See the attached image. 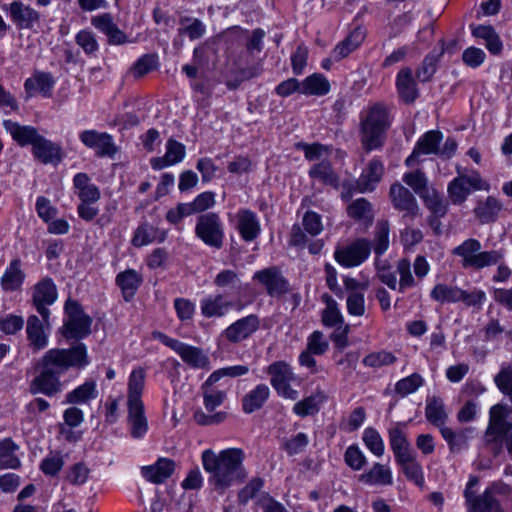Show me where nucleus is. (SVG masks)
<instances>
[{"label": "nucleus", "mask_w": 512, "mask_h": 512, "mask_svg": "<svg viewBox=\"0 0 512 512\" xmlns=\"http://www.w3.org/2000/svg\"><path fill=\"white\" fill-rule=\"evenodd\" d=\"M155 340L161 342L166 348L175 352H201L200 349L188 346L176 339L170 338L161 332H154L152 334Z\"/></svg>", "instance_id": "680f3d73"}, {"label": "nucleus", "mask_w": 512, "mask_h": 512, "mask_svg": "<svg viewBox=\"0 0 512 512\" xmlns=\"http://www.w3.org/2000/svg\"><path fill=\"white\" fill-rule=\"evenodd\" d=\"M116 284L121 289L125 301H130L142 284V276L134 269H127L116 276Z\"/></svg>", "instance_id": "cd10ccee"}, {"label": "nucleus", "mask_w": 512, "mask_h": 512, "mask_svg": "<svg viewBox=\"0 0 512 512\" xmlns=\"http://www.w3.org/2000/svg\"><path fill=\"white\" fill-rule=\"evenodd\" d=\"M383 174V165L380 160L370 162L366 172L362 175L363 187L361 191L372 190L376 183L380 182Z\"/></svg>", "instance_id": "8fccbe9b"}, {"label": "nucleus", "mask_w": 512, "mask_h": 512, "mask_svg": "<svg viewBox=\"0 0 512 512\" xmlns=\"http://www.w3.org/2000/svg\"><path fill=\"white\" fill-rule=\"evenodd\" d=\"M259 327V319L256 315L251 314L247 317L239 319L225 330V335L228 340L232 342H239L252 333H254Z\"/></svg>", "instance_id": "6ab92c4d"}, {"label": "nucleus", "mask_w": 512, "mask_h": 512, "mask_svg": "<svg viewBox=\"0 0 512 512\" xmlns=\"http://www.w3.org/2000/svg\"><path fill=\"white\" fill-rule=\"evenodd\" d=\"M175 467L174 460L160 457L153 465L143 466L141 474L148 482L162 484L172 476Z\"/></svg>", "instance_id": "dca6fc26"}, {"label": "nucleus", "mask_w": 512, "mask_h": 512, "mask_svg": "<svg viewBox=\"0 0 512 512\" xmlns=\"http://www.w3.org/2000/svg\"><path fill=\"white\" fill-rule=\"evenodd\" d=\"M166 236V231L160 230L148 223H143L136 229L132 238V244L135 247H141L155 241L163 242L166 239Z\"/></svg>", "instance_id": "473e14b6"}, {"label": "nucleus", "mask_w": 512, "mask_h": 512, "mask_svg": "<svg viewBox=\"0 0 512 512\" xmlns=\"http://www.w3.org/2000/svg\"><path fill=\"white\" fill-rule=\"evenodd\" d=\"M57 299V288L49 277L43 278L32 289V304L37 312L48 323L50 311L47 306L52 305Z\"/></svg>", "instance_id": "9b49d317"}, {"label": "nucleus", "mask_w": 512, "mask_h": 512, "mask_svg": "<svg viewBox=\"0 0 512 512\" xmlns=\"http://www.w3.org/2000/svg\"><path fill=\"white\" fill-rule=\"evenodd\" d=\"M97 397L96 385L87 381L66 395V402L72 404L85 403Z\"/></svg>", "instance_id": "de8ad7c7"}, {"label": "nucleus", "mask_w": 512, "mask_h": 512, "mask_svg": "<svg viewBox=\"0 0 512 512\" xmlns=\"http://www.w3.org/2000/svg\"><path fill=\"white\" fill-rule=\"evenodd\" d=\"M249 368L245 365H236L218 369L214 371L203 383V399L205 408L212 412L220 406L226 399V392L213 387L222 377H238L248 373Z\"/></svg>", "instance_id": "423d86ee"}, {"label": "nucleus", "mask_w": 512, "mask_h": 512, "mask_svg": "<svg viewBox=\"0 0 512 512\" xmlns=\"http://www.w3.org/2000/svg\"><path fill=\"white\" fill-rule=\"evenodd\" d=\"M473 432L474 429L471 427L454 430L446 426L440 430L441 436L446 441L450 452L453 454L460 453L468 448L469 439Z\"/></svg>", "instance_id": "f3484780"}, {"label": "nucleus", "mask_w": 512, "mask_h": 512, "mask_svg": "<svg viewBox=\"0 0 512 512\" xmlns=\"http://www.w3.org/2000/svg\"><path fill=\"white\" fill-rule=\"evenodd\" d=\"M502 208L501 201L493 196H488L485 200L477 203L473 212L480 224H488L497 220Z\"/></svg>", "instance_id": "393cba45"}, {"label": "nucleus", "mask_w": 512, "mask_h": 512, "mask_svg": "<svg viewBox=\"0 0 512 512\" xmlns=\"http://www.w3.org/2000/svg\"><path fill=\"white\" fill-rule=\"evenodd\" d=\"M348 215L365 224H372L373 213L371 204L364 198H359L352 202L347 208Z\"/></svg>", "instance_id": "a19ab883"}, {"label": "nucleus", "mask_w": 512, "mask_h": 512, "mask_svg": "<svg viewBox=\"0 0 512 512\" xmlns=\"http://www.w3.org/2000/svg\"><path fill=\"white\" fill-rule=\"evenodd\" d=\"M482 245L475 238H468L452 250V255L461 258L464 269L481 270L485 267L497 265L504 257L503 250L482 251Z\"/></svg>", "instance_id": "20e7f679"}, {"label": "nucleus", "mask_w": 512, "mask_h": 512, "mask_svg": "<svg viewBox=\"0 0 512 512\" xmlns=\"http://www.w3.org/2000/svg\"><path fill=\"white\" fill-rule=\"evenodd\" d=\"M477 190H489V184L477 171L458 175L447 187L448 196L453 204H462L472 191Z\"/></svg>", "instance_id": "9d476101"}, {"label": "nucleus", "mask_w": 512, "mask_h": 512, "mask_svg": "<svg viewBox=\"0 0 512 512\" xmlns=\"http://www.w3.org/2000/svg\"><path fill=\"white\" fill-rule=\"evenodd\" d=\"M309 176L312 179L318 180L324 185L338 188L339 176L334 171L329 160H322L314 164L309 170Z\"/></svg>", "instance_id": "72a5a7b5"}, {"label": "nucleus", "mask_w": 512, "mask_h": 512, "mask_svg": "<svg viewBox=\"0 0 512 512\" xmlns=\"http://www.w3.org/2000/svg\"><path fill=\"white\" fill-rule=\"evenodd\" d=\"M73 186L80 202H98L101 197L99 188L86 173H77L73 178Z\"/></svg>", "instance_id": "a878e982"}, {"label": "nucleus", "mask_w": 512, "mask_h": 512, "mask_svg": "<svg viewBox=\"0 0 512 512\" xmlns=\"http://www.w3.org/2000/svg\"><path fill=\"white\" fill-rule=\"evenodd\" d=\"M54 86V80L50 73L36 71L25 80L24 89L28 97H33L37 93L43 97H50Z\"/></svg>", "instance_id": "a211bd4d"}, {"label": "nucleus", "mask_w": 512, "mask_h": 512, "mask_svg": "<svg viewBox=\"0 0 512 512\" xmlns=\"http://www.w3.org/2000/svg\"><path fill=\"white\" fill-rule=\"evenodd\" d=\"M301 87L304 95L323 96L330 91L329 81L320 73H314L305 78Z\"/></svg>", "instance_id": "c9c22d12"}, {"label": "nucleus", "mask_w": 512, "mask_h": 512, "mask_svg": "<svg viewBox=\"0 0 512 512\" xmlns=\"http://www.w3.org/2000/svg\"><path fill=\"white\" fill-rule=\"evenodd\" d=\"M370 251L369 241L358 239L345 247L337 248L334 257L340 265L350 268L363 263L368 258Z\"/></svg>", "instance_id": "f8f14e48"}, {"label": "nucleus", "mask_w": 512, "mask_h": 512, "mask_svg": "<svg viewBox=\"0 0 512 512\" xmlns=\"http://www.w3.org/2000/svg\"><path fill=\"white\" fill-rule=\"evenodd\" d=\"M187 205L191 214L204 212L215 205V194L211 191L203 192Z\"/></svg>", "instance_id": "052dcab7"}, {"label": "nucleus", "mask_w": 512, "mask_h": 512, "mask_svg": "<svg viewBox=\"0 0 512 512\" xmlns=\"http://www.w3.org/2000/svg\"><path fill=\"white\" fill-rule=\"evenodd\" d=\"M442 140L443 133L439 130L425 132L416 142L412 154L405 160L406 166H413L416 159L421 155L434 154L445 159L453 157L458 146L456 140L448 137L441 147Z\"/></svg>", "instance_id": "39448f33"}, {"label": "nucleus", "mask_w": 512, "mask_h": 512, "mask_svg": "<svg viewBox=\"0 0 512 512\" xmlns=\"http://www.w3.org/2000/svg\"><path fill=\"white\" fill-rule=\"evenodd\" d=\"M49 322L41 321L36 315H31L27 320V337L33 349L41 350L47 344L46 328Z\"/></svg>", "instance_id": "b1692460"}, {"label": "nucleus", "mask_w": 512, "mask_h": 512, "mask_svg": "<svg viewBox=\"0 0 512 512\" xmlns=\"http://www.w3.org/2000/svg\"><path fill=\"white\" fill-rule=\"evenodd\" d=\"M365 38L362 29L356 28L343 41L338 43L333 49L331 56L335 61H340L355 51Z\"/></svg>", "instance_id": "7c9ffc66"}, {"label": "nucleus", "mask_w": 512, "mask_h": 512, "mask_svg": "<svg viewBox=\"0 0 512 512\" xmlns=\"http://www.w3.org/2000/svg\"><path fill=\"white\" fill-rule=\"evenodd\" d=\"M398 464L408 480L413 481L419 487L424 485L422 467L417 462L415 455L398 462Z\"/></svg>", "instance_id": "09e8293b"}, {"label": "nucleus", "mask_w": 512, "mask_h": 512, "mask_svg": "<svg viewBox=\"0 0 512 512\" xmlns=\"http://www.w3.org/2000/svg\"><path fill=\"white\" fill-rule=\"evenodd\" d=\"M32 153L43 164L58 163L62 159L60 145L46 139L42 135L32 147Z\"/></svg>", "instance_id": "412c9836"}, {"label": "nucleus", "mask_w": 512, "mask_h": 512, "mask_svg": "<svg viewBox=\"0 0 512 512\" xmlns=\"http://www.w3.org/2000/svg\"><path fill=\"white\" fill-rule=\"evenodd\" d=\"M396 87L399 97L406 104H411L416 101L419 96L416 82L412 75V70L408 67L402 68L396 80Z\"/></svg>", "instance_id": "4be33fe9"}, {"label": "nucleus", "mask_w": 512, "mask_h": 512, "mask_svg": "<svg viewBox=\"0 0 512 512\" xmlns=\"http://www.w3.org/2000/svg\"><path fill=\"white\" fill-rule=\"evenodd\" d=\"M63 466V456L60 453H51L42 460L40 469L47 476H56Z\"/></svg>", "instance_id": "bf43d9fd"}, {"label": "nucleus", "mask_w": 512, "mask_h": 512, "mask_svg": "<svg viewBox=\"0 0 512 512\" xmlns=\"http://www.w3.org/2000/svg\"><path fill=\"white\" fill-rule=\"evenodd\" d=\"M80 141L88 148L94 149L99 157L113 156L116 147L111 135L97 130H84L79 134Z\"/></svg>", "instance_id": "4468645a"}, {"label": "nucleus", "mask_w": 512, "mask_h": 512, "mask_svg": "<svg viewBox=\"0 0 512 512\" xmlns=\"http://www.w3.org/2000/svg\"><path fill=\"white\" fill-rule=\"evenodd\" d=\"M157 56L154 54H145L140 57L132 66L131 72L136 78H140L157 67Z\"/></svg>", "instance_id": "6e6d98bb"}, {"label": "nucleus", "mask_w": 512, "mask_h": 512, "mask_svg": "<svg viewBox=\"0 0 512 512\" xmlns=\"http://www.w3.org/2000/svg\"><path fill=\"white\" fill-rule=\"evenodd\" d=\"M256 503L261 507L262 512H289L282 503L275 500L269 493L261 494Z\"/></svg>", "instance_id": "774afa93"}, {"label": "nucleus", "mask_w": 512, "mask_h": 512, "mask_svg": "<svg viewBox=\"0 0 512 512\" xmlns=\"http://www.w3.org/2000/svg\"><path fill=\"white\" fill-rule=\"evenodd\" d=\"M231 306L232 303L222 295L209 296L201 301V311L205 317L223 316Z\"/></svg>", "instance_id": "e433bc0d"}, {"label": "nucleus", "mask_w": 512, "mask_h": 512, "mask_svg": "<svg viewBox=\"0 0 512 512\" xmlns=\"http://www.w3.org/2000/svg\"><path fill=\"white\" fill-rule=\"evenodd\" d=\"M195 235L207 246L221 249L224 244V225L217 213L201 214L195 224Z\"/></svg>", "instance_id": "6e6552de"}, {"label": "nucleus", "mask_w": 512, "mask_h": 512, "mask_svg": "<svg viewBox=\"0 0 512 512\" xmlns=\"http://www.w3.org/2000/svg\"><path fill=\"white\" fill-rule=\"evenodd\" d=\"M24 326V320L21 316L9 314L0 319V330L7 334L12 335L20 331Z\"/></svg>", "instance_id": "338daca9"}, {"label": "nucleus", "mask_w": 512, "mask_h": 512, "mask_svg": "<svg viewBox=\"0 0 512 512\" xmlns=\"http://www.w3.org/2000/svg\"><path fill=\"white\" fill-rule=\"evenodd\" d=\"M18 445L11 438H5L0 441V468L17 469L20 467V460L14 454Z\"/></svg>", "instance_id": "ea45409f"}, {"label": "nucleus", "mask_w": 512, "mask_h": 512, "mask_svg": "<svg viewBox=\"0 0 512 512\" xmlns=\"http://www.w3.org/2000/svg\"><path fill=\"white\" fill-rule=\"evenodd\" d=\"M253 278L266 288L271 297H279L289 291L288 280L275 266L257 271Z\"/></svg>", "instance_id": "ddd939ff"}, {"label": "nucleus", "mask_w": 512, "mask_h": 512, "mask_svg": "<svg viewBox=\"0 0 512 512\" xmlns=\"http://www.w3.org/2000/svg\"><path fill=\"white\" fill-rule=\"evenodd\" d=\"M10 16L12 21L20 29L32 28L39 20L37 11L18 1L10 4Z\"/></svg>", "instance_id": "5701e85b"}, {"label": "nucleus", "mask_w": 512, "mask_h": 512, "mask_svg": "<svg viewBox=\"0 0 512 512\" xmlns=\"http://www.w3.org/2000/svg\"><path fill=\"white\" fill-rule=\"evenodd\" d=\"M321 299L326 304V308L322 312L323 324L328 327L342 324L343 317L338 309L337 302L329 294H323Z\"/></svg>", "instance_id": "37998d69"}, {"label": "nucleus", "mask_w": 512, "mask_h": 512, "mask_svg": "<svg viewBox=\"0 0 512 512\" xmlns=\"http://www.w3.org/2000/svg\"><path fill=\"white\" fill-rule=\"evenodd\" d=\"M384 132V108L373 106L361 119V143L365 150L371 151L381 146Z\"/></svg>", "instance_id": "0eeeda50"}, {"label": "nucleus", "mask_w": 512, "mask_h": 512, "mask_svg": "<svg viewBox=\"0 0 512 512\" xmlns=\"http://www.w3.org/2000/svg\"><path fill=\"white\" fill-rule=\"evenodd\" d=\"M202 464L209 474L208 481L216 491L224 492L234 484L242 483L247 472L243 465L244 452L240 448H228L218 454L212 449L202 452Z\"/></svg>", "instance_id": "f257e3e1"}, {"label": "nucleus", "mask_w": 512, "mask_h": 512, "mask_svg": "<svg viewBox=\"0 0 512 512\" xmlns=\"http://www.w3.org/2000/svg\"><path fill=\"white\" fill-rule=\"evenodd\" d=\"M90 469L84 462L73 464L67 471L66 480L72 485H83L89 477Z\"/></svg>", "instance_id": "4d7b16f0"}, {"label": "nucleus", "mask_w": 512, "mask_h": 512, "mask_svg": "<svg viewBox=\"0 0 512 512\" xmlns=\"http://www.w3.org/2000/svg\"><path fill=\"white\" fill-rule=\"evenodd\" d=\"M264 486V480L261 477L252 478L242 489L239 490L237 501L245 506L251 499L255 498L258 492Z\"/></svg>", "instance_id": "603ef678"}, {"label": "nucleus", "mask_w": 512, "mask_h": 512, "mask_svg": "<svg viewBox=\"0 0 512 512\" xmlns=\"http://www.w3.org/2000/svg\"><path fill=\"white\" fill-rule=\"evenodd\" d=\"M267 373L271 376L270 383L273 388L288 381H297L290 366L282 361L274 362L268 366Z\"/></svg>", "instance_id": "58836bf2"}, {"label": "nucleus", "mask_w": 512, "mask_h": 512, "mask_svg": "<svg viewBox=\"0 0 512 512\" xmlns=\"http://www.w3.org/2000/svg\"><path fill=\"white\" fill-rule=\"evenodd\" d=\"M64 308L68 317L63 326L64 336L72 339L88 336L91 332L92 319L83 311L82 306L77 301L68 299Z\"/></svg>", "instance_id": "1a4fd4ad"}, {"label": "nucleus", "mask_w": 512, "mask_h": 512, "mask_svg": "<svg viewBox=\"0 0 512 512\" xmlns=\"http://www.w3.org/2000/svg\"><path fill=\"white\" fill-rule=\"evenodd\" d=\"M179 24L181 27L178 29V33L187 35L190 40L201 38L206 31L203 22L197 18L184 16L179 19Z\"/></svg>", "instance_id": "c03bdc74"}, {"label": "nucleus", "mask_w": 512, "mask_h": 512, "mask_svg": "<svg viewBox=\"0 0 512 512\" xmlns=\"http://www.w3.org/2000/svg\"><path fill=\"white\" fill-rule=\"evenodd\" d=\"M462 289L457 286H451L438 283L430 292V297L440 303H456L461 300Z\"/></svg>", "instance_id": "4c0bfd02"}, {"label": "nucleus", "mask_w": 512, "mask_h": 512, "mask_svg": "<svg viewBox=\"0 0 512 512\" xmlns=\"http://www.w3.org/2000/svg\"><path fill=\"white\" fill-rule=\"evenodd\" d=\"M238 231L245 241H253L260 233V224L256 214L250 210H240L237 214Z\"/></svg>", "instance_id": "c756f323"}, {"label": "nucleus", "mask_w": 512, "mask_h": 512, "mask_svg": "<svg viewBox=\"0 0 512 512\" xmlns=\"http://www.w3.org/2000/svg\"><path fill=\"white\" fill-rule=\"evenodd\" d=\"M145 383V371L137 368L132 371L128 382V422L131 436L142 438L148 430V422L144 414L141 396Z\"/></svg>", "instance_id": "7ed1b4c3"}, {"label": "nucleus", "mask_w": 512, "mask_h": 512, "mask_svg": "<svg viewBox=\"0 0 512 512\" xmlns=\"http://www.w3.org/2000/svg\"><path fill=\"white\" fill-rule=\"evenodd\" d=\"M3 126L5 130L10 133L13 140L20 146L32 145L33 147L41 136L35 127L20 125L11 120H4Z\"/></svg>", "instance_id": "aec40b11"}, {"label": "nucleus", "mask_w": 512, "mask_h": 512, "mask_svg": "<svg viewBox=\"0 0 512 512\" xmlns=\"http://www.w3.org/2000/svg\"><path fill=\"white\" fill-rule=\"evenodd\" d=\"M389 436L390 445L397 463L415 455L403 431L400 429H392L389 431Z\"/></svg>", "instance_id": "f704fd0d"}, {"label": "nucleus", "mask_w": 512, "mask_h": 512, "mask_svg": "<svg viewBox=\"0 0 512 512\" xmlns=\"http://www.w3.org/2000/svg\"><path fill=\"white\" fill-rule=\"evenodd\" d=\"M25 280V273L21 268V260L14 259L6 268L0 279L1 287L4 291H17L21 288Z\"/></svg>", "instance_id": "c85d7f7f"}, {"label": "nucleus", "mask_w": 512, "mask_h": 512, "mask_svg": "<svg viewBox=\"0 0 512 512\" xmlns=\"http://www.w3.org/2000/svg\"><path fill=\"white\" fill-rule=\"evenodd\" d=\"M467 508L468 512H502L499 502L487 490L478 495Z\"/></svg>", "instance_id": "79ce46f5"}, {"label": "nucleus", "mask_w": 512, "mask_h": 512, "mask_svg": "<svg viewBox=\"0 0 512 512\" xmlns=\"http://www.w3.org/2000/svg\"><path fill=\"white\" fill-rule=\"evenodd\" d=\"M421 199L433 216L443 217L447 213V204L435 189L429 191Z\"/></svg>", "instance_id": "3c124183"}, {"label": "nucleus", "mask_w": 512, "mask_h": 512, "mask_svg": "<svg viewBox=\"0 0 512 512\" xmlns=\"http://www.w3.org/2000/svg\"><path fill=\"white\" fill-rule=\"evenodd\" d=\"M439 56L433 53L428 54L416 71V77L421 82H428L436 72Z\"/></svg>", "instance_id": "5fc2aeb1"}, {"label": "nucleus", "mask_w": 512, "mask_h": 512, "mask_svg": "<svg viewBox=\"0 0 512 512\" xmlns=\"http://www.w3.org/2000/svg\"><path fill=\"white\" fill-rule=\"evenodd\" d=\"M324 399L325 397L320 393L310 395L303 400L298 401L293 407V412L300 417L314 415L319 411L320 404Z\"/></svg>", "instance_id": "a18cd8bd"}, {"label": "nucleus", "mask_w": 512, "mask_h": 512, "mask_svg": "<svg viewBox=\"0 0 512 512\" xmlns=\"http://www.w3.org/2000/svg\"><path fill=\"white\" fill-rule=\"evenodd\" d=\"M403 181L411 187L420 198L433 189L428 186V179L421 170L405 173Z\"/></svg>", "instance_id": "49530a36"}, {"label": "nucleus", "mask_w": 512, "mask_h": 512, "mask_svg": "<svg viewBox=\"0 0 512 512\" xmlns=\"http://www.w3.org/2000/svg\"><path fill=\"white\" fill-rule=\"evenodd\" d=\"M309 443L308 436L305 433H298L295 436L283 442L282 448L289 456L302 453Z\"/></svg>", "instance_id": "13d9d810"}, {"label": "nucleus", "mask_w": 512, "mask_h": 512, "mask_svg": "<svg viewBox=\"0 0 512 512\" xmlns=\"http://www.w3.org/2000/svg\"><path fill=\"white\" fill-rule=\"evenodd\" d=\"M390 197L393 206L397 210L405 212V218L409 217L413 219L419 214L420 209L416 198L410 190L403 185L399 183L391 185Z\"/></svg>", "instance_id": "2eb2a0df"}, {"label": "nucleus", "mask_w": 512, "mask_h": 512, "mask_svg": "<svg viewBox=\"0 0 512 512\" xmlns=\"http://www.w3.org/2000/svg\"><path fill=\"white\" fill-rule=\"evenodd\" d=\"M87 364V354H45L39 363L40 373L30 384V392L51 397L61 391V374L69 368H82Z\"/></svg>", "instance_id": "f03ea898"}, {"label": "nucleus", "mask_w": 512, "mask_h": 512, "mask_svg": "<svg viewBox=\"0 0 512 512\" xmlns=\"http://www.w3.org/2000/svg\"><path fill=\"white\" fill-rule=\"evenodd\" d=\"M165 155L166 159H169L170 163L175 165L185 158L186 148L182 143L170 138L166 143Z\"/></svg>", "instance_id": "69168bd1"}, {"label": "nucleus", "mask_w": 512, "mask_h": 512, "mask_svg": "<svg viewBox=\"0 0 512 512\" xmlns=\"http://www.w3.org/2000/svg\"><path fill=\"white\" fill-rule=\"evenodd\" d=\"M363 441L367 448L375 455L380 456L383 453V441L381 435L374 428H366L363 433Z\"/></svg>", "instance_id": "e2e57ef3"}, {"label": "nucleus", "mask_w": 512, "mask_h": 512, "mask_svg": "<svg viewBox=\"0 0 512 512\" xmlns=\"http://www.w3.org/2000/svg\"><path fill=\"white\" fill-rule=\"evenodd\" d=\"M75 41L87 55H92L98 51V42L94 33L91 31L81 30L77 33Z\"/></svg>", "instance_id": "0e129e2a"}, {"label": "nucleus", "mask_w": 512, "mask_h": 512, "mask_svg": "<svg viewBox=\"0 0 512 512\" xmlns=\"http://www.w3.org/2000/svg\"><path fill=\"white\" fill-rule=\"evenodd\" d=\"M270 396V389L266 384H259L242 398V409L251 414L261 409Z\"/></svg>", "instance_id": "2f4dec72"}, {"label": "nucleus", "mask_w": 512, "mask_h": 512, "mask_svg": "<svg viewBox=\"0 0 512 512\" xmlns=\"http://www.w3.org/2000/svg\"><path fill=\"white\" fill-rule=\"evenodd\" d=\"M425 417L429 423L440 430L446 427L448 413L445 410L443 400L437 396L428 397L426 400Z\"/></svg>", "instance_id": "bb28decb"}, {"label": "nucleus", "mask_w": 512, "mask_h": 512, "mask_svg": "<svg viewBox=\"0 0 512 512\" xmlns=\"http://www.w3.org/2000/svg\"><path fill=\"white\" fill-rule=\"evenodd\" d=\"M423 378L414 373L406 378L399 380L395 385V391L401 397H405L415 392L419 387L423 385Z\"/></svg>", "instance_id": "864d4df0"}]
</instances>
